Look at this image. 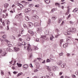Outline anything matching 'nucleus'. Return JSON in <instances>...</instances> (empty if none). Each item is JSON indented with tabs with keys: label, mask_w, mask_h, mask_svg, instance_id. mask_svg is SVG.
Here are the masks:
<instances>
[{
	"label": "nucleus",
	"mask_w": 78,
	"mask_h": 78,
	"mask_svg": "<svg viewBox=\"0 0 78 78\" xmlns=\"http://www.w3.org/2000/svg\"><path fill=\"white\" fill-rule=\"evenodd\" d=\"M24 48H26L27 47V50L28 51H31L33 50L31 48V46L30 45L26 43H25L24 45Z\"/></svg>",
	"instance_id": "obj_1"
},
{
	"label": "nucleus",
	"mask_w": 78,
	"mask_h": 78,
	"mask_svg": "<svg viewBox=\"0 0 78 78\" xmlns=\"http://www.w3.org/2000/svg\"><path fill=\"white\" fill-rule=\"evenodd\" d=\"M8 52L6 51H4L3 52L2 54V56H5L6 55H7Z\"/></svg>",
	"instance_id": "obj_2"
},
{
	"label": "nucleus",
	"mask_w": 78,
	"mask_h": 78,
	"mask_svg": "<svg viewBox=\"0 0 78 78\" xmlns=\"http://www.w3.org/2000/svg\"><path fill=\"white\" fill-rule=\"evenodd\" d=\"M28 25H29V27L30 28H31L33 26V23L30 22H29L28 23Z\"/></svg>",
	"instance_id": "obj_3"
},
{
	"label": "nucleus",
	"mask_w": 78,
	"mask_h": 78,
	"mask_svg": "<svg viewBox=\"0 0 78 78\" xmlns=\"http://www.w3.org/2000/svg\"><path fill=\"white\" fill-rule=\"evenodd\" d=\"M23 67L24 69H27L28 68V65L27 64L24 65L23 66Z\"/></svg>",
	"instance_id": "obj_4"
},
{
	"label": "nucleus",
	"mask_w": 78,
	"mask_h": 78,
	"mask_svg": "<svg viewBox=\"0 0 78 78\" xmlns=\"http://www.w3.org/2000/svg\"><path fill=\"white\" fill-rule=\"evenodd\" d=\"M32 19L34 20L38 19H39V17L37 16H32Z\"/></svg>",
	"instance_id": "obj_5"
},
{
	"label": "nucleus",
	"mask_w": 78,
	"mask_h": 78,
	"mask_svg": "<svg viewBox=\"0 0 78 78\" xmlns=\"http://www.w3.org/2000/svg\"><path fill=\"white\" fill-rule=\"evenodd\" d=\"M70 30H71V32H74L76 31V29L75 28L71 27L70 28Z\"/></svg>",
	"instance_id": "obj_6"
},
{
	"label": "nucleus",
	"mask_w": 78,
	"mask_h": 78,
	"mask_svg": "<svg viewBox=\"0 0 78 78\" xmlns=\"http://www.w3.org/2000/svg\"><path fill=\"white\" fill-rule=\"evenodd\" d=\"M42 31V30H41V28H38L37 29V32L38 33H39L40 32H41Z\"/></svg>",
	"instance_id": "obj_7"
},
{
	"label": "nucleus",
	"mask_w": 78,
	"mask_h": 78,
	"mask_svg": "<svg viewBox=\"0 0 78 78\" xmlns=\"http://www.w3.org/2000/svg\"><path fill=\"white\" fill-rule=\"evenodd\" d=\"M9 6V4L8 3H6L4 5V7L5 8H7Z\"/></svg>",
	"instance_id": "obj_8"
},
{
	"label": "nucleus",
	"mask_w": 78,
	"mask_h": 78,
	"mask_svg": "<svg viewBox=\"0 0 78 78\" xmlns=\"http://www.w3.org/2000/svg\"><path fill=\"white\" fill-rule=\"evenodd\" d=\"M14 49L16 52H17V51H18L19 50V48H18L15 47L14 48Z\"/></svg>",
	"instance_id": "obj_9"
},
{
	"label": "nucleus",
	"mask_w": 78,
	"mask_h": 78,
	"mask_svg": "<svg viewBox=\"0 0 78 78\" xmlns=\"http://www.w3.org/2000/svg\"><path fill=\"white\" fill-rule=\"evenodd\" d=\"M68 38H66V41L67 42H70V39H71V37H68Z\"/></svg>",
	"instance_id": "obj_10"
},
{
	"label": "nucleus",
	"mask_w": 78,
	"mask_h": 78,
	"mask_svg": "<svg viewBox=\"0 0 78 78\" xmlns=\"http://www.w3.org/2000/svg\"><path fill=\"white\" fill-rule=\"evenodd\" d=\"M55 38V37H53L52 35H51L50 37V40L52 41H53V39H54Z\"/></svg>",
	"instance_id": "obj_11"
},
{
	"label": "nucleus",
	"mask_w": 78,
	"mask_h": 78,
	"mask_svg": "<svg viewBox=\"0 0 78 78\" xmlns=\"http://www.w3.org/2000/svg\"><path fill=\"white\" fill-rule=\"evenodd\" d=\"M62 63V61H59L58 63H57V64L59 66H61V64Z\"/></svg>",
	"instance_id": "obj_12"
},
{
	"label": "nucleus",
	"mask_w": 78,
	"mask_h": 78,
	"mask_svg": "<svg viewBox=\"0 0 78 78\" xmlns=\"http://www.w3.org/2000/svg\"><path fill=\"white\" fill-rule=\"evenodd\" d=\"M44 1L48 4L50 3V0H44Z\"/></svg>",
	"instance_id": "obj_13"
},
{
	"label": "nucleus",
	"mask_w": 78,
	"mask_h": 78,
	"mask_svg": "<svg viewBox=\"0 0 78 78\" xmlns=\"http://www.w3.org/2000/svg\"><path fill=\"white\" fill-rule=\"evenodd\" d=\"M25 19L26 20H27V21H28L29 20V17L28 16H25Z\"/></svg>",
	"instance_id": "obj_14"
},
{
	"label": "nucleus",
	"mask_w": 78,
	"mask_h": 78,
	"mask_svg": "<svg viewBox=\"0 0 78 78\" xmlns=\"http://www.w3.org/2000/svg\"><path fill=\"white\" fill-rule=\"evenodd\" d=\"M62 21V19L61 18H59L58 20V23H61Z\"/></svg>",
	"instance_id": "obj_15"
},
{
	"label": "nucleus",
	"mask_w": 78,
	"mask_h": 78,
	"mask_svg": "<svg viewBox=\"0 0 78 78\" xmlns=\"http://www.w3.org/2000/svg\"><path fill=\"white\" fill-rule=\"evenodd\" d=\"M52 19L54 20H55L56 19V17L55 16H53L52 18Z\"/></svg>",
	"instance_id": "obj_16"
},
{
	"label": "nucleus",
	"mask_w": 78,
	"mask_h": 78,
	"mask_svg": "<svg viewBox=\"0 0 78 78\" xmlns=\"http://www.w3.org/2000/svg\"><path fill=\"white\" fill-rule=\"evenodd\" d=\"M6 34H4V35H3L2 36V38H3V39H5V38H6Z\"/></svg>",
	"instance_id": "obj_17"
},
{
	"label": "nucleus",
	"mask_w": 78,
	"mask_h": 78,
	"mask_svg": "<svg viewBox=\"0 0 78 78\" xmlns=\"http://www.w3.org/2000/svg\"><path fill=\"white\" fill-rule=\"evenodd\" d=\"M39 24L37 23H34V25L35 27H36L37 26H39Z\"/></svg>",
	"instance_id": "obj_18"
},
{
	"label": "nucleus",
	"mask_w": 78,
	"mask_h": 78,
	"mask_svg": "<svg viewBox=\"0 0 78 78\" xmlns=\"http://www.w3.org/2000/svg\"><path fill=\"white\" fill-rule=\"evenodd\" d=\"M17 66H18V67H22V65L21 64H19L18 63H17Z\"/></svg>",
	"instance_id": "obj_19"
},
{
	"label": "nucleus",
	"mask_w": 78,
	"mask_h": 78,
	"mask_svg": "<svg viewBox=\"0 0 78 78\" xmlns=\"http://www.w3.org/2000/svg\"><path fill=\"white\" fill-rule=\"evenodd\" d=\"M19 6L21 9L23 8V6L21 4H20Z\"/></svg>",
	"instance_id": "obj_20"
},
{
	"label": "nucleus",
	"mask_w": 78,
	"mask_h": 78,
	"mask_svg": "<svg viewBox=\"0 0 78 78\" xmlns=\"http://www.w3.org/2000/svg\"><path fill=\"white\" fill-rule=\"evenodd\" d=\"M41 38H43V39H45L46 38V36H42L41 37Z\"/></svg>",
	"instance_id": "obj_21"
},
{
	"label": "nucleus",
	"mask_w": 78,
	"mask_h": 78,
	"mask_svg": "<svg viewBox=\"0 0 78 78\" xmlns=\"http://www.w3.org/2000/svg\"><path fill=\"white\" fill-rule=\"evenodd\" d=\"M66 66V64L65 63H63L61 66V67H62V68H64V66Z\"/></svg>",
	"instance_id": "obj_22"
},
{
	"label": "nucleus",
	"mask_w": 78,
	"mask_h": 78,
	"mask_svg": "<svg viewBox=\"0 0 78 78\" xmlns=\"http://www.w3.org/2000/svg\"><path fill=\"white\" fill-rule=\"evenodd\" d=\"M35 41H36V42H39V38H36L34 39Z\"/></svg>",
	"instance_id": "obj_23"
},
{
	"label": "nucleus",
	"mask_w": 78,
	"mask_h": 78,
	"mask_svg": "<svg viewBox=\"0 0 78 78\" xmlns=\"http://www.w3.org/2000/svg\"><path fill=\"white\" fill-rule=\"evenodd\" d=\"M67 43H66L65 44V46L67 47L68 46V44H69V43H70L69 42H67Z\"/></svg>",
	"instance_id": "obj_24"
},
{
	"label": "nucleus",
	"mask_w": 78,
	"mask_h": 78,
	"mask_svg": "<svg viewBox=\"0 0 78 78\" xmlns=\"http://www.w3.org/2000/svg\"><path fill=\"white\" fill-rule=\"evenodd\" d=\"M7 50H8L9 51H12V50L11 49L9 48H7Z\"/></svg>",
	"instance_id": "obj_25"
},
{
	"label": "nucleus",
	"mask_w": 78,
	"mask_h": 78,
	"mask_svg": "<svg viewBox=\"0 0 78 78\" xmlns=\"http://www.w3.org/2000/svg\"><path fill=\"white\" fill-rule=\"evenodd\" d=\"M52 69L54 71H55L56 70V67L55 66L52 67Z\"/></svg>",
	"instance_id": "obj_26"
},
{
	"label": "nucleus",
	"mask_w": 78,
	"mask_h": 78,
	"mask_svg": "<svg viewBox=\"0 0 78 78\" xmlns=\"http://www.w3.org/2000/svg\"><path fill=\"white\" fill-rule=\"evenodd\" d=\"M27 41H30V37H27L26 39Z\"/></svg>",
	"instance_id": "obj_27"
},
{
	"label": "nucleus",
	"mask_w": 78,
	"mask_h": 78,
	"mask_svg": "<svg viewBox=\"0 0 78 78\" xmlns=\"http://www.w3.org/2000/svg\"><path fill=\"white\" fill-rule=\"evenodd\" d=\"M63 42H64V40H60V42L61 44H62V43Z\"/></svg>",
	"instance_id": "obj_28"
},
{
	"label": "nucleus",
	"mask_w": 78,
	"mask_h": 78,
	"mask_svg": "<svg viewBox=\"0 0 78 78\" xmlns=\"http://www.w3.org/2000/svg\"><path fill=\"white\" fill-rule=\"evenodd\" d=\"M45 32H46V33H48V34H48V33H49V32H48V30L47 29L45 30Z\"/></svg>",
	"instance_id": "obj_29"
},
{
	"label": "nucleus",
	"mask_w": 78,
	"mask_h": 78,
	"mask_svg": "<svg viewBox=\"0 0 78 78\" xmlns=\"http://www.w3.org/2000/svg\"><path fill=\"white\" fill-rule=\"evenodd\" d=\"M7 25H9L10 24V22L9 21V20H7Z\"/></svg>",
	"instance_id": "obj_30"
},
{
	"label": "nucleus",
	"mask_w": 78,
	"mask_h": 78,
	"mask_svg": "<svg viewBox=\"0 0 78 78\" xmlns=\"http://www.w3.org/2000/svg\"><path fill=\"white\" fill-rule=\"evenodd\" d=\"M64 34L65 35H69V34H70L68 32H65L64 33Z\"/></svg>",
	"instance_id": "obj_31"
},
{
	"label": "nucleus",
	"mask_w": 78,
	"mask_h": 78,
	"mask_svg": "<svg viewBox=\"0 0 78 78\" xmlns=\"http://www.w3.org/2000/svg\"><path fill=\"white\" fill-rule=\"evenodd\" d=\"M63 54H64L62 52L59 54V56H62Z\"/></svg>",
	"instance_id": "obj_32"
},
{
	"label": "nucleus",
	"mask_w": 78,
	"mask_h": 78,
	"mask_svg": "<svg viewBox=\"0 0 78 78\" xmlns=\"http://www.w3.org/2000/svg\"><path fill=\"white\" fill-rule=\"evenodd\" d=\"M49 75H50V76H53V73H52L51 72H50L49 73Z\"/></svg>",
	"instance_id": "obj_33"
},
{
	"label": "nucleus",
	"mask_w": 78,
	"mask_h": 78,
	"mask_svg": "<svg viewBox=\"0 0 78 78\" xmlns=\"http://www.w3.org/2000/svg\"><path fill=\"white\" fill-rule=\"evenodd\" d=\"M51 21V20H48V22L47 23L48 24H50V23Z\"/></svg>",
	"instance_id": "obj_34"
},
{
	"label": "nucleus",
	"mask_w": 78,
	"mask_h": 78,
	"mask_svg": "<svg viewBox=\"0 0 78 78\" xmlns=\"http://www.w3.org/2000/svg\"><path fill=\"white\" fill-rule=\"evenodd\" d=\"M1 75L3 76L4 75V72L2 70L1 71Z\"/></svg>",
	"instance_id": "obj_35"
},
{
	"label": "nucleus",
	"mask_w": 78,
	"mask_h": 78,
	"mask_svg": "<svg viewBox=\"0 0 78 78\" xmlns=\"http://www.w3.org/2000/svg\"><path fill=\"white\" fill-rule=\"evenodd\" d=\"M46 62H50V60L48 59L47 60Z\"/></svg>",
	"instance_id": "obj_36"
},
{
	"label": "nucleus",
	"mask_w": 78,
	"mask_h": 78,
	"mask_svg": "<svg viewBox=\"0 0 78 78\" xmlns=\"http://www.w3.org/2000/svg\"><path fill=\"white\" fill-rule=\"evenodd\" d=\"M48 72H50L51 71V69L50 68H48Z\"/></svg>",
	"instance_id": "obj_37"
},
{
	"label": "nucleus",
	"mask_w": 78,
	"mask_h": 78,
	"mask_svg": "<svg viewBox=\"0 0 78 78\" xmlns=\"http://www.w3.org/2000/svg\"><path fill=\"white\" fill-rule=\"evenodd\" d=\"M27 12H29V11H31V9H30V8L27 9Z\"/></svg>",
	"instance_id": "obj_38"
},
{
	"label": "nucleus",
	"mask_w": 78,
	"mask_h": 78,
	"mask_svg": "<svg viewBox=\"0 0 78 78\" xmlns=\"http://www.w3.org/2000/svg\"><path fill=\"white\" fill-rule=\"evenodd\" d=\"M69 10H68V11H67V12L66 13V14H67V15H68V14H69Z\"/></svg>",
	"instance_id": "obj_39"
},
{
	"label": "nucleus",
	"mask_w": 78,
	"mask_h": 78,
	"mask_svg": "<svg viewBox=\"0 0 78 78\" xmlns=\"http://www.w3.org/2000/svg\"><path fill=\"white\" fill-rule=\"evenodd\" d=\"M72 77L73 78H76V76L74 75H72Z\"/></svg>",
	"instance_id": "obj_40"
},
{
	"label": "nucleus",
	"mask_w": 78,
	"mask_h": 78,
	"mask_svg": "<svg viewBox=\"0 0 78 78\" xmlns=\"http://www.w3.org/2000/svg\"><path fill=\"white\" fill-rule=\"evenodd\" d=\"M35 7H36V8H39V5H36L35 6Z\"/></svg>",
	"instance_id": "obj_41"
},
{
	"label": "nucleus",
	"mask_w": 78,
	"mask_h": 78,
	"mask_svg": "<svg viewBox=\"0 0 78 78\" xmlns=\"http://www.w3.org/2000/svg\"><path fill=\"white\" fill-rule=\"evenodd\" d=\"M8 46L9 47H12V44H9L8 45Z\"/></svg>",
	"instance_id": "obj_42"
},
{
	"label": "nucleus",
	"mask_w": 78,
	"mask_h": 78,
	"mask_svg": "<svg viewBox=\"0 0 78 78\" xmlns=\"http://www.w3.org/2000/svg\"><path fill=\"white\" fill-rule=\"evenodd\" d=\"M38 70L37 69H35L34 70V72H38Z\"/></svg>",
	"instance_id": "obj_43"
},
{
	"label": "nucleus",
	"mask_w": 78,
	"mask_h": 78,
	"mask_svg": "<svg viewBox=\"0 0 78 78\" xmlns=\"http://www.w3.org/2000/svg\"><path fill=\"white\" fill-rule=\"evenodd\" d=\"M68 33H70V32H72V31L70 29H69L68 30Z\"/></svg>",
	"instance_id": "obj_44"
},
{
	"label": "nucleus",
	"mask_w": 78,
	"mask_h": 78,
	"mask_svg": "<svg viewBox=\"0 0 78 78\" xmlns=\"http://www.w3.org/2000/svg\"><path fill=\"white\" fill-rule=\"evenodd\" d=\"M28 32L30 33V34H31L32 33V31H31V30H28Z\"/></svg>",
	"instance_id": "obj_45"
},
{
	"label": "nucleus",
	"mask_w": 78,
	"mask_h": 78,
	"mask_svg": "<svg viewBox=\"0 0 78 78\" xmlns=\"http://www.w3.org/2000/svg\"><path fill=\"white\" fill-rule=\"evenodd\" d=\"M11 37H12V39H16V38L15 37H14L13 36H11Z\"/></svg>",
	"instance_id": "obj_46"
},
{
	"label": "nucleus",
	"mask_w": 78,
	"mask_h": 78,
	"mask_svg": "<svg viewBox=\"0 0 78 78\" xmlns=\"http://www.w3.org/2000/svg\"><path fill=\"white\" fill-rule=\"evenodd\" d=\"M37 59H38L39 61H41V60H42V58H37Z\"/></svg>",
	"instance_id": "obj_47"
},
{
	"label": "nucleus",
	"mask_w": 78,
	"mask_h": 78,
	"mask_svg": "<svg viewBox=\"0 0 78 78\" xmlns=\"http://www.w3.org/2000/svg\"><path fill=\"white\" fill-rule=\"evenodd\" d=\"M55 5H56V6H57V5H60V4H59V3H55Z\"/></svg>",
	"instance_id": "obj_48"
},
{
	"label": "nucleus",
	"mask_w": 78,
	"mask_h": 78,
	"mask_svg": "<svg viewBox=\"0 0 78 78\" xmlns=\"http://www.w3.org/2000/svg\"><path fill=\"white\" fill-rule=\"evenodd\" d=\"M2 12V9H0V15L1 14Z\"/></svg>",
	"instance_id": "obj_49"
},
{
	"label": "nucleus",
	"mask_w": 78,
	"mask_h": 78,
	"mask_svg": "<svg viewBox=\"0 0 78 78\" xmlns=\"http://www.w3.org/2000/svg\"><path fill=\"white\" fill-rule=\"evenodd\" d=\"M42 64H45V60H44L43 62H42Z\"/></svg>",
	"instance_id": "obj_50"
},
{
	"label": "nucleus",
	"mask_w": 78,
	"mask_h": 78,
	"mask_svg": "<svg viewBox=\"0 0 78 78\" xmlns=\"http://www.w3.org/2000/svg\"><path fill=\"white\" fill-rule=\"evenodd\" d=\"M69 23H70V24H73V22H72V21H70Z\"/></svg>",
	"instance_id": "obj_51"
},
{
	"label": "nucleus",
	"mask_w": 78,
	"mask_h": 78,
	"mask_svg": "<svg viewBox=\"0 0 78 78\" xmlns=\"http://www.w3.org/2000/svg\"><path fill=\"white\" fill-rule=\"evenodd\" d=\"M56 31H57V33H59V30L58 29H56Z\"/></svg>",
	"instance_id": "obj_52"
},
{
	"label": "nucleus",
	"mask_w": 78,
	"mask_h": 78,
	"mask_svg": "<svg viewBox=\"0 0 78 78\" xmlns=\"http://www.w3.org/2000/svg\"><path fill=\"white\" fill-rule=\"evenodd\" d=\"M19 41H21V42H22V39L21 38H20L19 39Z\"/></svg>",
	"instance_id": "obj_53"
},
{
	"label": "nucleus",
	"mask_w": 78,
	"mask_h": 78,
	"mask_svg": "<svg viewBox=\"0 0 78 78\" xmlns=\"http://www.w3.org/2000/svg\"><path fill=\"white\" fill-rule=\"evenodd\" d=\"M62 72H59V75H62Z\"/></svg>",
	"instance_id": "obj_54"
},
{
	"label": "nucleus",
	"mask_w": 78,
	"mask_h": 78,
	"mask_svg": "<svg viewBox=\"0 0 78 78\" xmlns=\"http://www.w3.org/2000/svg\"><path fill=\"white\" fill-rule=\"evenodd\" d=\"M18 45V46H21V45H22V44L20 43H19Z\"/></svg>",
	"instance_id": "obj_55"
},
{
	"label": "nucleus",
	"mask_w": 78,
	"mask_h": 78,
	"mask_svg": "<svg viewBox=\"0 0 78 78\" xmlns=\"http://www.w3.org/2000/svg\"><path fill=\"white\" fill-rule=\"evenodd\" d=\"M26 43H25V42H22V45H24Z\"/></svg>",
	"instance_id": "obj_56"
},
{
	"label": "nucleus",
	"mask_w": 78,
	"mask_h": 78,
	"mask_svg": "<svg viewBox=\"0 0 78 78\" xmlns=\"http://www.w3.org/2000/svg\"><path fill=\"white\" fill-rule=\"evenodd\" d=\"M2 49H0V54H1L2 53Z\"/></svg>",
	"instance_id": "obj_57"
},
{
	"label": "nucleus",
	"mask_w": 78,
	"mask_h": 78,
	"mask_svg": "<svg viewBox=\"0 0 78 78\" xmlns=\"http://www.w3.org/2000/svg\"><path fill=\"white\" fill-rule=\"evenodd\" d=\"M30 67H33V66L32 65V64L30 63Z\"/></svg>",
	"instance_id": "obj_58"
},
{
	"label": "nucleus",
	"mask_w": 78,
	"mask_h": 78,
	"mask_svg": "<svg viewBox=\"0 0 78 78\" xmlns=\"http://www.w3.org/2000/svg\"><path fill=\"white\" fill-rule=\"evenodd\" d=\"M63 47L64 48H66V47L65 44H63Z\"/></svg>",
	"instance_id": "obj_59"
},
{
	"label": "nucleus",
	"mask_w": 78,
	"mask_h": 78,
	"mask_svg": "<svg viewBox=\"0 0 78 78\" xmlns=\"http://www.w3.org/2000/svg\"><path fill=\"white\" fill-rule=\"evenodd\" d=\"M46 78H50V76L48 75H47L46 76Z\"/></svg>",
	"instance_id": "obj_60"
},
{
	"label": "nucleus",
	"mask_w": 78,
	"mask_h": 78,
	"mask_svg": "<svg viewBox=\"0 0 78 78\" xmlns=\"http://www.w3.org/2000/svg\"><path fill=\"white\" fill-rule=\"evenodd\" d=\"M29 57L30 58H31V57H32V54H30V55Z\"/></svg>",
	"instance_id": "obj_61"
},
{
	"label": "nucleus",
	"mask_w": 78,
	"mask_h": 78,
	"mask_svg": "<svg viewBox=\"0 0 78 78\" xmlns=\"http://www.w3.org/2000/svg\"><path fill=\"white\" fill-rule=\"evenodd\" d=\"M17 73V72H16V71H14L13 72V73H14V74H16Z\"/></svg>",
	"instance_id": "obj_62"
},
{
	"label": "nucleus",
	"mask_w": 78,
	"mask_h": 78,
	"mask_svg": "<svg viewBox=\"0 0 78 78\" xmlns=\"http://www.w3.org/2000/svg\"><path fill=\"white\" fill-rule=\"evenodd\" d=\"M40 78H45V76H42L41 77H40Z\"/></svg>",
	"instance_id": "obj_63"
},
{
	"label": "nucleus",
	"mask_w": 78,
	"mask_h": 78,
	"mask_svg": "<svg viewBox=\"0 0 78 78\" xmlns=\"http://www.w3.org/2000/svg\"><path fill=\"white\" fill-rule=\"evenodd\" d=\"M32 78H37V77L36 76H34Z\"/></svg>",
	"instance_id": "obj_64"
}]
</instances>
